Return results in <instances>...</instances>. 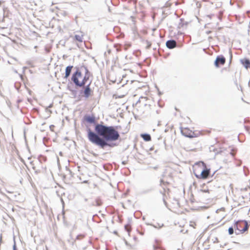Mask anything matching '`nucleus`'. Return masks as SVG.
Listing matches in <instances>:
<instances>
[{"mask_svg": "<svg viewBox=\"0 0 250 250\" xmlns=\"http://www.w3.org/2000/svg\"><path fill=\"white\" fill-rule=\"evenodd\" d=\"M189 226L191 227H192L193 228L195 229V228H196V223L194 221H191L189 222Z\"/></svg>", "mask_w": 250, "mask_h": 250, "instance_id": "f3484780", "label": "nucleus"}, {"mask_svg": "<svg viewBox=\"0 0 250 250\" xmlns=\"http://www.w3.org/2000/svg\"><path fill=\"white\" fill-rule=\"evenodd\" d=\"M95 130L97 134L92 131L90 128H87V138L90 142L103 148L108 144L99 135L103 136L106 141H115L120 137L119 132L112 126H107L101 124H97Z\"/></svg>", "mask_w": 250, "mask_h": 250, "instance_id": "f257e3e1", "label": "nucleus"}, {"mask_svg": "<svg viewBox=\"0 0 250 250\" xmlns=\"http://www.w3.org/2000/svg\"><path fill=\"white\" fill-rule=\"evenodd\" d=\"M210 173V170L208 168L207 165H205V168H203L199 175L197 176L198 179H206L208 178Z\"/></svg>", "mask_w": 250, "mask_h": 250, "instance_id": "423d86ee", "label": "nucleus"}, {"mask_svg": "<svg viewBox=\"0 0 250 250\" xmlns=\"http://www.w3.org/2000/svg\"><path fill=\"white\" fill-rule=\"evenodd\" d=\"M206 165V164L203 162H199L193 165V171L196 178L198 175H199L203 168H205Z\"/></svg>", "mask_w": 250, "mask_h": 250, "instance_id": "39448f33", "label": "nucleus"}, {"mask_svg": "<svg viewBox=\"0 0 250 250\" xmlns=\"http://www.w3.org/2000/svg\"><path fill=\"white\" fill-rule=\"evenodd\" d=\"M72 68H73V66H71V65L68 66L66 67L65 72V76H64L65 78L66 79L69 76Z\"/></svg>", "mask_w": 250, "mask_h": 250, "instance_id": "f8f14e48", "label": "nucleus"}, {"mask_svg": "<svg viewBox=\"0 0 250 250\" xmlns=\"http://www.w3.org/2000/svg\"><path fill=\"white\" fill-rule=\"evenodd\" d=\"M236 153V150L233 148L231 149V151L230 152V154L233 156H234Z\"/></svg>", "mask_w": 250, "mask_h": 250, "instance_id": "a211bd4d", "label": "nucleus"}, {"mask_svg": "<svg viewBox=\"0 0 250 250\" xmlns=\"http://www.w3.org/2000/svg\"><path fill=\"white\" fill-rule=\"evenodd\" d=\"M90 73L87 69L84 71L77 70L73 74L71 80L75 84L79 87H84L86 84H91Z\"/></svg>", "mask_w": 250, "mask_h": 250, "instance_id": "f03ea898", "label": "nucleus"}, {"mask_svg": "<svg viewBox=\"0 0 250 250\" xmlns=\"http://www.w3.org/2000/svg\"><path fill=\"white\" fill-rule=\"evenodd\" d=\"M84 237L83 235H80L77 237V239H83Z\"/></svg>", "mask_w": 250, "mask_h": 250, "instance_id": "6ab92c4d", "label": "nucleus"}, {"mask_svg": "<svg viewBox=\"0 0 250 250\" xmlns=\"http://www.w3.org/2000/svg\"><path fill=\"white\" fill-rule=\"evenodd\" d=\"M234 228L235 231L243 233L248 229V224L246 221H238L234 223Z\"/></svg>", "mask_w": 250, "mask_h": 250, "instance_id": "7ed1b4c3", "label": "nucleus"}, {"mask_svg": "<svg viewBox=\"0 0 250 250\" xmlns=\"http://www.w3.org/2000/svg\"><path fill=\"white\" fill-rule=\"evenodd\" d=\"M234 229V225L231 227H229L228 230L229 234L231 235L233 234Z\"/></svg>", "mask_w": 250, "mask_h": 250, "instance_id": "dca6fc26", "label": "nucleus"}, {"mask_svg": "<svg viewBox=\"0 0 250 250\" xmlns=\"http://www.w3.org/2000/svg\"><path fill=\"white\" fill-rule=\"evenodd\" d=\"M181 132L183 135L189 138L198 137L202 134L199 131H193L188 127L182 128Z\"/></svg>", "mask_w": 250, "mask_h": 250, "instance_id": "20e7f679", "label": "nucleus"}, {"mask_svg": "<svg viewBox=\"0 0 250 250\" xmlns=\"http://www.w3.org/2000/svg\"><path fill=\"white\" fill-rule=\"evenodd\" d=\"M90 85L91 84H86L84 87H83L84 88L83 96L86 98L89 97L91 94L92 90L90 88Z\"/></svg>", "mask_w": 250, "mask_h": 250, "instance_id": "6e6552de", "label": "nucleus"}, {"mask_svg": "<svg viewBox=\"0 0 250 250\" xmlns=\"http://www.w3.org/2000/svg\"><path fill=\"white\" fill-rule=\"evenodd\" d=\"M241 62L247 69L250 67V61L247 59H244L241 60Z\"/></svg>", "mask_w": 250, "mask_h": 250, "instance_id": "9b49d317", "label": "nucleus"}, {"mask_svg": "<svg viewBox=\"0 0 250 250\" xmlns=\"http://www.w3.org/2000/svg\"><path fill=\"white\" fill-rule=\"evenodd\" d=\"M125 229L129 233L131 231L132 228L130 224H126L125 226Z\"/></svg>", "mask_w": 250, "mask_h": 250, "instance_id": "2eb2a0df", "label": "nucleus"}, {"mask_svg": "<svg viewBox=\"0 0 250 250\" xmlns=\"http://www.w3.org/2000/svg\"><path fill=\"white\" fill-rule=\"evenodd\" d=\"M141 136L146 141H150L151 139L150 135L148 134H143Z\"/></svg>", "mask_w": 250, "mask_h": 250, "instance_id": "ddd939ff", "label": "nucleus"}, {"mask_svg": "<svg viewBox=\"0 0 250 250\" xmlns=\"http://www.w3.org/2000/svg\"><path fill=\"white\" fill-rule=\"evenodd\" d=\"M207 132L208 133H209L211 132V131H210V130H208V131H207Z\"/></svg>", "mask_w": 250, "mask_h": 250, "instance_id": "aec40b11", "label": "nucleus"}, {"mask_svg": "<svg viewBox=\"0 0 250 250\" xmlns=\"http://www.w3.org/2000/svg\"><path fill=\"white\" fill-rule=\"evenodd\" d=\"M226 62V59L223 56H218L217 57L214 64L216 67H218L220 65H224Z\"/></svg>", "mask_w": 250, "mask_h": 250, "instance_id": "0eeeda50", "label": "nucleus"}, {"mask_svg": "<svg viewBox=\"0 0 250 250\" xmlns=\"http://www.w3.org/2000/svg\"><path fill=\"white\" fill-rule=\"evenodd\" d=\"M166 45L167 48L172 49L176 47V42L174 40H169L167 42Z\"/></svg>", "mask_w": 250, "mask_h": 250, "instance_id": "9d476101", "label": "nucleus"}, {"mask_svg": "<svg viewBox=\"0 0 250 250\" xmlns=\"http://www.w3.org/2000/svg\"><path fill=\"white\" fill-rule=\"evenodd\" d=\"M85 120L89 123H92L95 122V118L91 116H85L84 117Z\"/></svg>", "mask_w": 250, "mask_h": 250, "instance_id": "4468645a", "label": "nucleus"}, {"mask_svg": "<svg viewBox=\"0 0 250 250\" xmlns=\"http://www.w3.org/2000/svg\"><path fill=\"white\" fill-rule=\"evenodd\" d=\"M83 33L81 31H78L76 32V34L75 35L74 37V39L75 41L80 42H82L83 41Z\"/></svg>", "mask_w": 250, "mask_h": 250, "instance_id": "1a4fd4ad", "label": "nucleus"}]
</instances>
